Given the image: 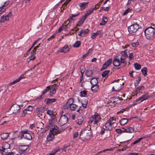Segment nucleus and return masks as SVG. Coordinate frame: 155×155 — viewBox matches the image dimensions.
Instances as JSON below:
<instances>
[{
	"label": "nucleus",
	"instance_id": "obj_1",
	"mask_svg": "<svg viewBox=\"0 0 155 155\" xmlns=\"http://www.w3.org/2000/svg\"><path fill=\"white\" fill-rule=\"evenodd\" d=\"M89 127L87 128H85L82 130L80 134V138L83 141L89 140L92 136L91 126L89 125Z\"/></svg>",
	"mask_w": 155,
	"mask_h": 155
},
{
	"label": "nucleus",
	"instance_id": "obj_2",
	"mask_svg": "<svg viewBox=\"0 0 155 155\" xmlns=\"http://www.w3.org/2000/svg\"><path fill=\"white\" fill-rule=\"evenodd\" d=\"M146 38L149 40H153L155 36V29L152 27L146 28L144 30Z\"/></svg>",
	"mask_w": 155,
	"mask_h": 155
},
{
	"label": "nucleus",
	"instance_id": "obj_3",
	"mask_svg": "<svg viewBox=\"0 0 155 155\" xmlns=\"http://www.w3.org/2000/svg\"><path fill=\"white\" fill-rule=\"evenodd\" d=\"M69 114L66 113L63 115H61L58 122V124L61 126H63L67 124L68 121V116Z\"/></svg>",
	"mask_w": 155,
	"mask_h": 155
},
{
	"label": "nucleus",
	"instance_id": "obj_4",
	"mask_svg": "<svg viewBox=\"0 0 155 155\" xmlns=\"http://www.w3.org/2000/svg\"><path fill=\"white\" fill-rule=\"evenodd\" d=\"M139 28V25L136 23L128 27V29L129 32L132 34L136 32Z\"/></svg>",
	"mask_w": 155,
	"mask_h": 155
},
{
	"label": "nucleus",
	"instance_id": "obj_5",
	"mask_svg": "<svg viewBox=\"0 0 155 155\" xmlns=\"http://www.w3.org/2000/svg\"><path fill=\"white\" fill-rule=\"evenodd\" d=\"M105 127L106 128L105 129L107 130H108L110 131H109L106 137V138H108L110 137V134L111 133L110 131L112 130H113V127L112 126V125L111 124H110V123H109V122H107L105 124Z\"/></svg>",
	"mask_w": 155,
	"mask_h": 155
},
{
	"label": "nucleus",
	"instance_id": "obj_6",
	"mask_svg": "<svg viewBox=\"0 0 155 155\" xmlns=\"http://www.w3.org/2000/svg\"><path fill=\"white\" fill-rule=\"evenodd\" d=\"M20 110V107L19 105L17 104L13 105L10 108L13 114H15L19 112Z\"/></svg>",
	"mask_w": 155,
	"mask_h": 155
},
{
	"label": "nucleus",
	"instance_id": "obj_7",
	"mask_svg": "<svg viewBox=\"0 0 155 155\" xmlns=\"http://www.w3.org/2000/svg\"><path fill=\"white\" fill-rule=\"evenodd\" d=\"M150 98L149 95V93L147 92L145 94H143L141 97L135 100V102H137L138 101L140 102H142L143 100H147Z\"/></svg>",
	"mask_w": 155,
	"mask_h": 155
},
{
	"label": "nucleus",
	"instance_id": "obj_8",
	"mask_svg": "<svg viewBox=\"0 0 155 155\" xmlns=\"http://www.w3.org/2000/svg\"><path fill=\"white\" fill-rule=\"evenodd\" d=\"M60 83L58 85H57L56 84H55L52 85L51 86V90L50 93V95L51 96L53 94H54L56 92V90H57L58 87Z\"/></svg>",
	"mask_w": 155,
	"mask_h": 155
},
{
	"label": "nucleus",
	"instance_id": "obj_9",
	"mask_svg": "<svg viewBox=\"0 0 155 155\" xmlns=\"http://www.w3.org/2000/svg\"><path fill=\"white\" fill-rule=\"evenodd\" d=\"M56 128H58L57 126H54V127L51 128L50 130V133L54 135L60 133L61 131Z\"/></svg>",
	"mask_w": 155,
	"mask_h": 155
},
{
	"label": "nucleus",
	"instance_id": "obj_10",
	"mask_svg": "<svg viewBox=\"0 0 155 155\" xmlns=\"http://www.w3.org/2000/svg\"><path fill=\"white\" fill-rule=\"evenodd\" d=\"M92 117L93 118L94 120V124H97L101 120V116L97 112H95L94 115L92 116Z\"/></svg>",
	"mask_w": 155,
	"mask_h": 155
},
{
	"label": "nucleus",
	"instance_id": "obj_11",
	"mask_svg": "<svg viewBox=\"0 0 155 155\" xmlns=\"http://www.w3.org/2000/svg\"><path fill=\"white\" fill-rule=\"evenodd\" d=\"M10 147V145L8 143H3L2 147V149L0 150V152L1 153H3V152L5 153V152H6V150L9 148Z\"/></svg>",
	"mask_w": 155,
	"mask_h": 155
},
{
	"label": "nucleus",
	"instance_id": "obj_12",
	"mask_svg": "<svg viewBox=\"0 0 155 155\" xmlns=\"http://www.w3.org/2000/svg\"><path fill=\"white\" fill-rule=\"evenodd\" d=\"M70 48L67 45H65L64 47L61 49H60L58 51V52H59L66 53L69 51Z\"/></svg>",
	"mask_w": 155,
	"mask_h": 155
},
{
	"label": "nucleus",
	"instance_id": "obj_13",
	"mask_svg": "<svg viewBox=\"0 0 155 155\" xmlns=\"http://www.w3.org/2000/svg\"><path fill=\"white\" fill-rule=\"evenodd\" d=\"M54 126H57L54 124V122L53 120H51L49 121V124L45 128V132L47 131L50 128L54 127Z\"/></svg>",
	"mask_w": 155,
	"mask_h": 155
},
{
	"label": "nucleus",
	"instance_id": "obj_14",
	"mask_svg": "<svg viewBox=\"0 0 155 155\" xmlns=\"http://www.w3.org/2000/svg\"><path fill=\"white\" fill-rule=\"evenodd\" d=\"M28 145L19 146V150L23 152V153H21L20 154L24 155L25 154L24 153V152L28 149Z\"/></svg>",
	"mask_w": 155,
	"mask_h": 155
},
{
	"label": "nucleus",
	"instance_id": "obj_15",
	"mask_svg": "<svg viewBox=\"0 0 155 155\" xmlns=\"http://www.w3.org/2000/svg\"><path fill=\"white\" fill-rule=\"evenodd\" d=\"M113 64L115 66H118L120 65V60L117 58V57H114L113 61Z\"/></svg>",
	"mask_w": 155,
	"mask_h": 155
},
{
	"label": "nucleus",
	"instance_id": "obj_16",
	"mask_svg": "<svg viewBox=\"0 0 155 155\" xmlns=\"http://www.w3.org/2000/svg\"><path fill=\"white\" fill-rule=\"evenodd\" d=\"M31 53L32 54H31V56L27 59V61L28 63H29L31 60H34L35 58V54H36V53L35 52H31Z\"/></svg>",
	"mask_w": 155,
	"mask_h": 155
},
{
	"label": "nucleus",
	"instance_id": "obj_17",
	"mask_svg": "<svg viewBox=\"0 0 155 155\" xmlns=\"http://www.w3.org/2000/svg\"><path fill=\"white\" fill-rule=\"evenodd\" d=\"M54 138V135L50 133L47 138V140L48 141L50 142L52 141Z\"/></svg>",
	"mask_w": 155,
	"mask_h": 155
},
{
	"label": "nucleus",
	"instance_id": "obj_18",
	"mask_svg": "<svg viewBox=\"0 0 155 155\" xmlns=\"http://www.w3.org/2000/svg\"><path fill=\"white\" fill-rule=\"evenodd\" d=\"M130 120L129 119H128L127 118H123L121 119L120 121L119 122L120 124L121 125H124L126 124Z\"/></svg>",
	"mask_w": 155,
	"mask_h": 155
},
{
	"label": "nucleus",
	"instance_id": "obj_19",
	"mask_svg": "<svg viewBox=\"0 0 155 155\" xmlns=\"http://www.w3.org/2000/svg\"><path fill=\"white\" fill-rule=\"evenodd\" d=\"M28 132V130H21L19 134L18 137H20V139H21L23 138V137L24 138V135L25 133H26V132Z\"/></svg>",
	"mask_w": 155,
	"mask_h": 155
},
{
	"label": "nucleus",
	"instance_id": "obj_20",
	"mask_svg": "<svg viewBox=\"0 0 155 155\" xmlns=\"http://www.w3.org/2000/svg\"><path fill=\"white\" fill-rule=\"evenodd\" d=\"M88 2H84L83 3L79 4L78 5L81 7V10H82L84 9L87 7V5L88 4Z\"/></svg>",
	"mask_w": 155,
	"mask_h": 155
},
{
	"label": "nucleus",
	"instance_id": "obj_21",
	"mask_svg": "<svg viewBox=\"0 0 155 155\" xmlns=\"http://www.w3.org/2000/svg\"><path fill=\"white\" fill-rule=\"evenodd\" d=\"M90 82L92 85H97L98 81L97 78H91L90 80Z\"/></svg>",
	"mask_w": 155,
	"mask_h": 155
},
{
	"label": "nucleus",
	"instance_id": "obj_22",
	"mask_svg": "<svg viewBox=\"0 0 155 155\" xmlns=\"http://www.w3.org/2000/svg\"><path fill=\"white\" fill-rule=\"evenodd\" d=\"M91 89L92 91L94 93L97 92L99 89V85H92L91 87Z\"/></svg>",
	"mask_w": 155,
	"mask_h": 155
},
{
	"label": "nucleus",
	"instance_id": "obj_23",
	"mask_svg": "<svg viewBox=\"0 0 155 155\" xmlns=\"http://www.w3.org/2000/svg\"><path fill=\"white\" fill-rule=\"evenodd\" d=\"M93 71L92 70H87L85 72V74L88 77H91L93 74Z\"/></svg>",
	"mask_w": 155,
	"mask_h": 155
},
{
	"label": "nucleus",
	"instance_id": "obj_24",
	"mask_svg": "<svg viewBox=\"0 0 155 155\" xmlns=\"http://www.w3.org/2000/svg\"><path fill=\"white\" fill-rule=\"evenodd\" d=\"M108 21L107 18L105 16L103 17L102 21L100 23V25H104Z\"/></svg>",
	"mask_w": 155,
	"mask_h": 155
},
{
	"label": "nucleus",
	"instance_id": "obj_25",
	"mask_svg": "<svg viewBox=\"0 0 155 155\" xmlns=\"http://www.w3.org/2000/svg\"><path fill=\"white\" fill-rule=\"evenodd\" d=\"M8 136L9 134L8 133H3L1 135V138L3 140L6 139Z\"/></svg>",
	"mask_w": 155,
	"mask_h": 155
},
{
	"label": "nucleus",
	"instance_id": "obj_26",
	"mask_svg": "<svg viewBox=\"0 0 155 155\" xmlns=\"http://www.w3.org/2000/svg\"><path fill=\"white\" fill-rule=\"evenodd\" d=\"M24 138L28 140H31L32 139L31 135L29 134L28 132H26V133H25Z\"/></svg>",
	"mask_w": 155,
	"mask_h": 155
},
{
	"label": "nucleus",
	"instance_id": "obj_27",
	"mask_svg": "<svg viewBox=\"0 0 155 155\" xmlns=\"http://www.w3.org/2000/svg\"><path fill=\"white\" fill-rule=\"evenodd\" d=\"M24 78V75H21L18 78V79H17L13 81L12 82H11V84H13L19 82L20 81V80L22 78Z\"/></svg>",
	"mask_w": 155,
	"mask_h": 155
},
{
	"label": "nucleus",
	"instance_id": "obj_28",
	"mask_svg": "<svg viewBox=\"0 0 155 155\" xmlns=\"http://www.w3.org/2000/svg\"><path fill=\"white\" fill-rule=\"evenodd\" d=\"M44 124L41 122H38L35 124V126L37 128L41 129L43 128Z\"/></svg>",
	"mask_w": 155,
	"mask_h": 155
},
{
	"label": "nucleus",
	"instance_id": "obj_29",
	"mask_svg": "<svg viewBox=\"0 0 155 155\" xmlns=\"http://www.w3.org/2000/svg\"><path fill=\"white\" fill-rule=\"evenodd\" d=\"M101 31H97L96 32L93 33L91 34V37L93 39L97 35H100L101 34Z\"/></svg>",
	"mask_w": 155,
	"mask_h": 155
},
{
	"label": "nucleus",
	"instance_id": "obj_30",
	"mask_svg": "<svg viewBox=\"0 0 155 155\" xmlns=\"http://www.w3.org/2000/svg\"><path fill=\"white\" fill-rule=\"evenodd\" d=\"M47 99H45L46 100ZM56 101V99L54 98H48L47 99V101H46V104H51L53 102H54Z\"/></svg>",
	"mask_w": 155,
	"mask_h": 155
},
{
	"label": "nucleus",
	"instance_id": "obj_31",
	"mask_svg": "<svg viewBox=\"0 0 155 155\" xmlns=\"http://www.w3.org/2000/svg\"><path fill=\"white\" fill-rule=\"evenodd\" d=\"M78 106L76 105L73 104L70 105V108L71 111H75L76 109L77 108Z\"/></svg>",
	"mask_w": 155,
	"mask_h": 155
},
{
	"label": "nucleus",
	"instance_id": "obj_32",
	"mask_svg": "<svg viewBox=\"0 0 155 155\" xmlns=\"http://www.w3.org/2000/svg\"><path fill=\"white\" fill-rule=\"evenodd\" d=\"M86 19L85 17L83 15L78 21V23L81 25L84 23Z\"/></svg>",
	"mask_w": 155,
	"mask_h": 155
},
{
	"label": "nucleus",
	"instance_id": "obj_33",
	"mask_svg": "<svg viewBox=\"0 0 155 155\" xmlns=\"http://www.w3.org/2000/svg\"><path fill=\"white\" fill-rule=\"evenodd\" d=\"M141 71L144 76H146L147 75V68L146 67L142 68Z\"/></svg>",
	"mask_w": 155,
	"mask_h": 155
},
{
	"label": "nucleus",
	"instance_id": "obj_34",
	"mask_svg": "<svg viewBox=\"0 0 155 155\" xmlns=\"http://www.w3.org/2000/svg\"><path fill=\"white\" fill-rule=\"evenodd\" d=\"M60 150L59 148L56 147L53 150L52 152L50 153V155H54L57 152Z\"/></svg>",
	"mask_w": 155,
	"mask_h": 155
},
{
	"label": "nucleus",
	"instance_id": "obj_35",
	"mask_svg": "<svg viewBox=\"0 0 155 155\" xmlns=\"http://www.w3.org/2000/svg\"><path fill=\"white\" fill-rule=\"evenodd\" d=\"M116 121V118L113 117H110L107 122L111 124L112 125L115 123Z\"/></svg>",
	"mask_w": 155,
	"mask_h": 155
},
{
	"label": "nucleus",
	"instance_id": "obj_36",
	"mask_svg": "<svg viewBox=\"0 0 155 155\" xmlns=\"http://www.w3.org/2000/svg\"><path fill=\"white\" fill-rule=\"evenodd\" d=\"M137 78V80H136L135 82L134 83V85L135 87H136L138 85L139 82L141 80V78L140 76H138Z\"/></svg>",
	"mask_w": 155,
	"mask_h": 155
},
{
	"label": "nucleus",
	"instance_id": "obj_37",
	"mask_svg": "<svg viewBox=\"0 0 155 155\" xmlns=\"http://www.w3.org/2000/svg\"><path fill=\"white\" fill-rule=\"evenodd\" d=\"M144 89V87L143 86H140L138 87H137L136 88V91L137 92H140V91L143 90Z\"/></svg>",
	"mask_w": 155,
	"mask_h": 155
},
{
	"label": "nucleus",
	"instance_id": "obj_38",
	"mask_svg": "<svg viewBox=\"0 0 155 155\" xmlns=\"http://www.w3.org/2000/svg\"><path fill=\"white\" fill-rule=\"evenodd\" d=\"M127 53V49H126L124 51H122L121 52V54L124 57H128Z\"/></svg>",
	"mask_w": 155,
	"mask_h": 155
},
{
	"label": "nucleus",
	"instance_id": "obj_39",
	"mask_svg": "<svg viewBox=\"0 0 155 155\" xmlns=\"http://www.w3.org/2000/svg\"><path fill=\"white\" fill-rule=\"evenodd\" d=\"M37 114L38 115V117L41 119L44 118L45 117V114L44 113L37 111Z\"/></svg>",
	"mask_w": 155,
	"mask_h": 155
},
{
	"label": "nucleus",
	"instance_id": "obj_40",
	"mask_svg": "<svg viewBox=\"0 0 155 155\" xmlns=\"http://www.w3.org/2000/svg\"><path fill=\"white\" fill-rule=\"evenodd\" d=\"M83 122V118L82 117H79L78 119V121L77 122L79 125H81Z\"/></svg>",
	"mask_w": 155,
	"mask_h": 155
},
{
	"label": "nucleus",
	"instance_id": "obj_41",
	"mask_svg": "<svg viewBox=\"0 0 155 155\" xmlns=\"http://www.w3.org/2000/svg\"><path fill=\"white\" fill-rule=\"evenodd\" d=\"M79 13L77 14L76 15L72 14V16H70L69 17V18H68V21H71V20H73V17H77L79 15Z\"/></svg>",
	"mask_w": 155,
	"mask_h": 155
},
{
	"label": "nucleus",
	"instance_id": "obj_42",
	"mask_svg": "<svg viewBox=\"0 0 155 155\" xmlns=\"http://www.w3.org/2000/svg\"><path fill=\"white\" fill-rule=\"evenodd\" d=\"M87 100L86 99L82 102V104L84 108H86L87 107Z\"/></svg>",
	"mask_w": 155,
	"mask_h": 155
},
{
	"label": "nucleus",
	"instance_id": "obj_43",
	"mask_svg": "<svg viewBox=\"0 0 155 155\" xmlns=\"http://www.w3.org/2000/svg\"><path fill=\"white\" fill-rule=\"evenodd\" d=\"M110 71L107 70L103 72L102 73V77L104 78L109 73Z\"/></svg>",
	"mask_w": 155,
	"mask_h": 155
},
{
	"label": "nucleus",
	"instance_id": "obj_44",
	"mask_svg": "<svg viewBox=\"0 0 155 155\" xmlns=\"http://www.w3.org/2000/svg\"><path fill=\"white\" fill-rule=\"evenodd\" d=\"M134 66L135 68L137 70H140L141 68V66L140 65L137 63H134Z\"/></svg>",
	"mask_w": 155,
	"mask_h": 155
},
{
	"label": "nucleus",
	"instance_id": "obj_45",
	"mask_svg": "<svg viewBox=\"0 0 155 155\" xmlns=\"http://www.w3.org/2000/svg\"><path fill=\"white\" fill-rule=\"evenodd\" d=\"M33 109V107L30 105L29 106L25 109L29 113L32 111Z\"/></svg>",
	"mask_w": 155,
	"mask_h": 155
},
{
	"label": "nucleus",
	"instance_id": "obj_46",
	"mask_svg": "<svg viewBox=\"0 0 155 155\" xmlns=\"http://www.w3.org/2000/svg\"><path fill=\"white\" fill-rule=\"evenodd\" d=\"M127 133H131L134 132V128L132 127H130L127 128Z\"/></svg>",
	"mask_w": 155,
	"mask_h": 155
},
{
	"label": "nucleus",
	"instance_id": "obj_47",
	"mask_svg": "<svg viewBox=\"0 0 155 155\" xmlns=\"http://www.w3.org/2000/svg\"><path fill=\"white\" fill-rule=\"evenodd\" d=\"M12 15V12H9L8 14L6 15V16H5V20L6 21H8L9 20V18L10 17H11Z\"/></svg>",
	"mask_w": 155,
	"mask_h": 155
},
{
	"label": "nucleus",
	"instance_id": "obj_48",
	"mask_svg": "<svg viewBox=\"0 0 155 155\" xmlns=\"http://www.w3.org/2000/svg\"><path fill=\"white\" fill-rule=\"evenodd\" d=\"M74 100L73 98H70L68 100V101L67 102V104H68L70 105L74 104Z\"/></svg>",
	"mask_w": 155,
	"mask_h": 155
},
{
	"label": "nucleus",
	"instance_id": "obj_49",
	"mask_svg": "<svg viewBox=\"0 0 155 155\" xmlns=\"http://www.w3.org/2000/svg\"><path fill=\"white\" fill-rule=\"evenodd\" d=\"M143 139L142 137H140L137 140L135 141L133 143L131 144V146H133V145L137 143H139L140 141L142 140Z\"/></svg>",
	"mask_w": 155,
	"mask_h": 155
},
{
	"label": "nucleus",
	"instance_id": "obj_50",
	"mask_svg": "<svg viewBox=\"0 0 155 155\" xmlns=\"http://www.w3.org/2000/svg\"><path fill=\"white\" fill-rule=\"evenodd\" d=\"M132 10V8H128L127 9L125 10L124 12L123 13V15H127L129 12H130L131 10Z\"/></svg>",
	"mask_w": 155,
	"mask_h": 155
},
{
	"label": "nucleus",
	"instance_id": "obj_51",
	"mask_svg": "<svg viewBox=\"0 0 155 155\" xmlns=\"http://www.w3.org/2000/svg\"><path fill=\"white\" fill-rule=\"evenodd\" d=\"M81 45V42L80 41H77L74 44L73 47L75 48L79 47Z\"/></svg>",
	"mask_w": 155,
	"mask_h": 155
},
{
	"label": "nucleus",
	"instance_id": "obj_52",
	"mask_svg": "<svg viewBox=\"0 0 155 155\" xmlns=\"http://www.w3.org/2000/svg\"><path fill=\"white\" fill-rule=\"evenodd\" d=\"M45 108L43 107H41L38 109L37 111L44 113L45 110Z\"/></svg>",
	"mask_w": 155,
	"mask_h": 155
},
{
	"label": "nucleus",
	"instance_id": "obj_53",
	"mask_svg": "<svg viewBox=\"0 0 155 155\" xmlns=\"http://www.w3.org/2000/svg\"><path fill=\"white\" fill-rule=\"evenodd\" d=\"M112 61V59L111 58H110L105 63L106 64L107 66H109L111 64Z\"/></svg>",
	"mask_w": 155,
	"mask_h": 155
},
{
	"label": "nucleus",
	"instance_id": "obj_54",
	"mask_svg": "<svg viewBox=\"0 0 155 155\" xmlns=\"http://www.w3.org/2000/svg\"><path fill=\"white\" fill-rule=\"evenodd\" d=\"M51 89V86L50 85L47 87L45 89L42 93V94L44 95L46 93L48 90Z\"/></svg>",
	"mask_w": 155,
	"mask_h": 155
},
{
	"label": "nucleus",
	"instance_id": "obj_55",
	"mask_svg": "<svg viewBox=\"0 0 155 155\" xmlns=\"http://www.w3.org/2000/svg\"><path fill=\"white\" fill-rule=\"evenodd\" d=\"M128 109V108L127 107L123 109L122 110H121L120 111L118 112L117 113V114H122L123 113L124 111H127Z\"/></svg>",
	"mask_w": 155,
	"mask_h": 155
},
{
	"label": "nucleus",
	"instance_id": "obj_56",
	"mask_svg": "<svg viewBox=\"0 0 155 155\" xmlns=\"http://www.w3.org/2000/svg\"><path fill=\"white\" fill-rule=\"evenodd\" d=\"M6 9V8H5L2 6L0 7V14H2L4 12Z\"/></svg>",
	"mask_w": 155,
	"mask_h": 155
},
{
	"label": "nucleus",
	"instance_id": "obj_57",
	"mask_svg": "<svg viewBox=\"0 0 155 155\" xmlns=\"http://www.w3.org/2000/svg\"><path fill=\"white\" fill-rule=\"evenodd\" d=\"M80 96L81 97H84L87 94V91H81L80 92Z\"/></svg>",
	"mask_w": 155,
	"mask_h": 155
},
{
	"label": "nucleus",
	"instance_id": "obj_58",
	"mask_svg": "<svg viewBox=\"0 0 155 155\" xmlns=\"http://www.w3.org/2000/svg\"><path fill=\"white\" fill-rule=\"evenodd\" d=\"M120 64L121 63H122L124 64V65H123V66H125L127 64V62L125 61V59H123L122 58H120Z\"/></svg>",
	"mask_w": 155,
	"mask_h": 155
},
{
	"label": "nucleus",
	"instance_id": "obj_59",
	"mask_svg": "<svg viewBox=\"0 0 155 155\" xmlns=\"http://www.w3.org/2000/svg\"><path fill=\"white\" fill-rule=\"evenodd\" d=\"M29 113L25 109L23 111L22 116L25 117L27 114H29Z\"/></svg>",
	"mask_w": 155,
	"mask_h": 155
},
{
	"label": "nucleus",
	"instance_id": "obj_60",
	"mask_svg": "<svg viewBox=\"0 0 155 155\" xmlns=\"http://www.w3.org/2000/svg\"><path fill=\"white\" fill-rule=\"evenodd\" d=\"M9 1H7L5 2L4 5H3L2 6H3V7H4L5 8H6V9L7 8V6L9 4Z\"/></svg>",
	"mask_w": 155,
	"mask_h": 155
},
{
	"label": "nucleus",
	"instance_id": "obj_61",
	"mask_svg": "<svg viewBox=\"0 0 155 155\" xmlns=\"http://www.w3.org/2000/svg\"><path fill=\"white\" fill-rule=\"evenodd\" d=\"M69 107H70V105L67 104V102L63 106V108L64 109H68Z\"/></svg>",
	"mask_w": 155,
	"mask_h": 155
},
{
	"label": "nucleus",
	"instance_id": "obj_62",
	"mask_svg": "<svg viewBox=\"0 0 155 155\" xmlns=\"http://www.w3.org/2000/svg\"><path fill=\"white\" fill-rule=\"evenodd\" d=\"M112 89L113 91H120V90L121 88H120V87H119L118 88H117V87H116V89H115V88L114 87H112Z\"/></svg>",
	"mask_w": 155,
	"mask_h": 155
},
{
	"label": "nucleus",
	"instance_id": "obj_63",
	"mask_svg": "<svg viewBox=\"0 0 155 155\" xmlns=\"http://www.w3.org/2000/svg\"><path fill=\"white\" fill-rule=\"evenodd\" d=\"M139 42H132L131 43L132 45L134 47H135L139 45Z\"/></svg>",
	"mask_w": 155,
	"mask_h": 155
},
{
	"label": "nucleus",
	"instance_id": "obj_64",
	"mask_svg": "<svg viewBox=\"0 0 155 155\" xmlns=\"http://www.w3.org/2000/svg\"><path fill=\"white\" fill-rule=\"evenodd\" d=\"M5 154L6 155H14L15 153L13 152H5Z\"/></svg>",
	"mask_w": 155,
	"mask_h": 155
}]
</instances>
